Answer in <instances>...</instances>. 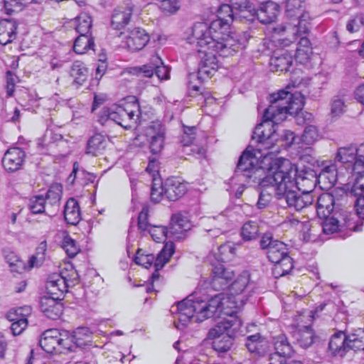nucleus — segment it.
Listing matches in <instances>:
<instances>
[{
  "label": "nucleus",
  "mask_w": 364,
  "mask_h": 364,
  "mask_svg": "<svg viewBox=\"0 0 364 364\" xmlns=\"http://www.w3.org/2000/svg\"><path fill=\"white\" fill-rule=\"evenodd\" d=\"M217 17L210 24L205 22L195 23L192 27L191 36L188 37L189 42L193 43L196 39L198 45L207 46L223 56L233 55L239 50L245 49L252 37L250 31H229L230 23L238 18V11L233 8V5H221Z\"/></svg>",
  "instance_id": "1"
},
{
  "label": "nucleus",
  "mask_w": 364,
  "mask_h": 364,
  "mask_svg": "<svg viewBox=\"0 0 364 364\" xmlns=\"http://www.w3.org/2000/svg\"><path fill=\"white\" fill-rule=\"evenodd\" d=\"M275 106L269 105L264 111L262 119L255 127L251 136V143L242 151L240 156L235 168V174H245L247 177L253 176L254 159H257V153H262L264 150H272L277 151L279 149H274V139L278 135L279 121H281L278 114L275 113Z\"/></svg>",
  "instance_id": "2"
},
{
  "label": "nucleus",
  "mask_w": 364,
  "mask_h": 364,
  "mask_svg": "<svg viewBox=\"0 0 364 364\" xmlns=\"http://www.w3.org/2000/svg\"><path fill=\"white\" fill-rule=\"evenodd\" d=\"M225 299V296L223 292L204 297L194 294H190L182 301H178L176 306H171V313L178 315L173 322L175 327L178 330H183L192 321L200 323L208 318L227 316L225 312H231L232 309L228 310L224 308Z\"/></svg>",
  "instance_id": "3"
},
{
  "label": "nucleus",
  "mask_w": 364,
  "mask_h": 364,
  "mask_svg": "<svg viewBox=\"0 0 364 364\" xmlns=\"http://www.w3.org/2000/svg\"><path fill=\"white\" fill-rule=\"evenodd\" d=\"M259 157L263 159L259 166L254 164L255 169L252 176L247 177L242 173L236 175L235 170L230 180L235 183H250L251 181L254 183L258 182L262 188L276 186V192L279 187H281V190L283 189L284 184L288 183L287 168L291 167V161L284 158L272 159L265 154H262Z\"/></svg>",
  "instance_id": "4"
},
{
  "label": "nucleus",
  "mask_w": 364,
  "mask_h": 364,
  "mask_svg": "<svg viewBox=\"0 0 364 364\" xmlns=\"http://www.w3.org/2000/svg\"><path fill=\"white\" fill-rule=\"evenodd\" d=\"M245 346L254 358H259L268 356L272 361L279 358V364H287L286 358H291L294 354L292 346L284 334L279 336L274 343L275 352L270 353L271 345L267 338L259 333L247 336L245 338Z\"/></svg>",
  "instance_id": "5"
},
{
  "label": "nucleus",
  "mask_w": 364,
  "mask_h": 364,
  "mask_svg": "<svg viewBox=\"0 0 364 364\" xmlns=\"http://www.w3.org/2000/svg\"><path fill=\"white\" fill-rule=\"evenodd\" d=\"M354 216L355 214L348 211L344 204L336 205L331 215L321 222L322 232L325 235H332L345 228L354 232L360 231L363 223L355 225Z\"/></svg>",
  "instance_id": "6"
},
{
  "label": "nucleus",
  "mask_w": 364,
  "mask_h": 364,
  "mask_svg": "<svg viewBox=\"0 0 364 364\" xmlns=\"http://www.w3.org/2000/svg\"><path fill=\"white\" fill-rule=\"evenodd\" d=\"M304 100L300 92L292 94L284 90L271 94L269 97L270 105L275 106L274 111L281 121L287 117V114L296 117L304 108Z\"/></svg>",
  "instance_id": "7"
},
{
  "label": "nucleus",
  "mask_w": 364,
  "mask_h": 364,
  "mask_svg": "<svg viewBox=\"0 0 364 364\" xmlns=\"http://www.w3.org/2000/svg\"><path fill=\"white\" fill-rule=\"evenodd\" d=\"M187 41L189 43L188 38ZM193 43H196V46L200 48L197 50L196 60L198 63V68L196 73H191L189 77L191 79H197L200 83H202L205 79L210 78L218 70L219 61L218 60L216 54L224 57L220 55L218 51L208 48L207 46H200L198 44L197 41L194 39Z\"/></svg>",
  "instance_id": "8"
},
{
  "label": "nucleus",
  "mask_w": 364,
  "mask_h": 364,
  "mask_svg": "<svg viewBox=\"0 0 364 364\" xmlns=\"http://www.w3.org/2000/svg\"><path fill=\"white\" fill-rule=\"evenodd\" d=\"M270 65L275 71L290 73L291 80L300 83L302 77L301 69H298L294 65L293 55L289 50H277L273 53L270 58Z\"/></svg>",
  "instance_id": "9"
},
{
  "label": "nucleus",
  "mask_w": 364,
  "mask_h": 364,
  "mask_svg": "<svg viewBox=\"0 0 364 364\" xmlns=\"http://www.w3.org/2000/svg\"><path fill=\"white\" fill-rule=\"evenodd\" d=\"M228 318H223L218 322L208 333L207 338L215 341L223 337L226 333L240 332L242 328V322L237 316V310H232L231 312H225Z\"/></svg>",
  "instance_id": "10"
},
{
  "label": "nucleus",
  "mask_w": 364,
  "mask_h": 364,
  "mask_svg": "<svg viewBox=\"0 0 364 364\" xmlns=\"http://www.w3.org/2000/svg\"><path fill=\"white\" fill-rule=\"evenodd\" d=\"M259 245L261 250H267V258L272 263L278 262L289 253L287 245L274 239L270 232H267L261 236Z\"/></svg>",
  "instance_id": "11"
},
{
  "label": "nucleus",
  "mask_w": 364,
  "mask_h": 364,
  "mask_svg": "<svg viewBox=\"0 0 364 364\" xmlns=\"http://www.w3.org/2000/svg\"><path fill=\"white\" fill-rule=\"evenodd\" d=\"M132 69L131 73L138 76L151 77L155 74L161 80H168L170 77V68L164 65L158 55L151 56L148 63Z\"/></svg>",
  "instance_id": "12"
},
{
  "label": "nucleus",
  "mask_w": 364,
  "mask_h": 364,
  "mask_svg": "<svg viewBox=\"0 0 364 364\" xmlns=\"http://www.w3.org/2000/svg\"><path fill=\"white\" fill-rule=\"evenodd\" d=\"M284 2L285 3L287 16L296 21V23L294 24L296 31L304 33H307L309 28L306 23L309 15L305 12L304 1L302 0H284Z\"/></svg>",
  "instance_id": "13"
},
{
  "label": "nucleus",
  "mask_w": 364,
  "mask_h": 364,
  "mask_svg": "<svg viewBox=\"0 0 364 364\" xmlns=\"http://www.w3.org/2000/svg\"><path fill=\"white\" fill-rule=\"evenodd\" d=\"M291 167L287 169L288 183H294L298 189L299 186L303 183V186L311 183L313 186L318 182V171L308 166H304L299 169L296 165L291 163Z\"/></svg>",
  "instance_id": "14"
},
{
  "label": "nucleus",
  "mask_w": 364,
  "mask_h": 364,
  "mask_svg": "<svg viewBox=\"0 0 364 364\" xmlns=\"http://www.w3.org/2000/svg\"><path fill=\"white\" fill-rule=\"evenodd\" d=\"M279 12V5L272 1H267L260 4L258 9L255 7L252 14L242 15L247 21H253L257 18L263 24H269L274 22Z\"/></svg>",
  "instance_id": "15"
},
{
  "label": "nucleus",
  "mask_w": 364,
  "mask_h": 364,
  "mask_svg": "<svg viewBox=\"0 0 364 364\" xmlns=\"http://www.w3.org/2000/svg\"><path fill=\"white\" fill-rule=\"evenodd\" d=\"M64 297L43 296L40 298V309L49 319L58 320L63 314Z\"/></svg>",
  "instance_id": "16"
},
{
  "label": "nucleus",
  "mask_w": 364,
  "mask_h": 364,
  "mask_svg": "<svg viewBox=\"0 0 364 364\" xmlns=\"http://www.w3.org/2000/svg\"><path fill=\"white\" fill-rule=\"evenodd\" d=\"M25 157L26 153L21 148L10 147L6 151L2 158V166L6 172H16L22 168Z\"/></svg>",
  "instance_id": "17"
},
{
  "label": "nucleus",
  "mask_w": 364,
  "mask_h": 364,
  "mask_svg": "<svg viewBox=\"0 0 364 364\" xmlns=\"http://www.w3.org/2000/svg\"><path fill=\"white\" fill-rule=\"evenodd\" d=\"M168 228L170 237L176 241H181L187 237L191 224L186 217L177 213L172 215Z\"/></svg>",
  "instance_id": "18"
},
{
  "label": "nucleus",
  "mask_w": 364,
  "mask_h": 364,
  "mask_svg": "<svg viewBox=\"0 0 364 364\" xmlns=\"http://www.w3.org/2000/svg\"><path fill=\"white\" fill-rule=\"evenodd\" d=\"M257 326L255 323H249L246 327L245 330L241 328L240 332L226 333L223 338L216 339L215 341H213V348L218 353L219 356H223V354L227 353L232 348L234 340L239 336H245V331L246 333L252 331V328H255Z\"/></svg>",
  "instance_id": "19"
},
{
  "label": "nucleus",
  "mask_w": 364,
  "mask_h": 364,
  "mask_svg": "<svg viewBox=\"0 0 364 364\" xmlns=\"http://www.w3.org/2000/svg\"><path fill=\"white\" fill-rule=\"evenodd\" d=\"M235 248L228 244H223L218 247V252L214 253V260H211L212 273L217 271L218 276L224 277L225 273L233 272L232 271L225 267L223 263L225 262L229 257L228 254L233 255Z\"/></svg>",
  "instance_id": "20"
},
{
  "label": "nucleus",
  "mask_w": 364,
  "mask_h": 364,
  "mask_svg": "<svg viewBox=\"0 0 364 364\" xmlns=\"http://www.w3.org/2000/svg\"><path fill=\"white\" fill-rule=\"evenodd\" d=\"M164 191L168 200L176 201L187 192V186L178 178L171 176L164 181Z\"/></svg>",
  "instance_id": "21"
},
{
  "label": "nucleus",
  "mask_w": 364,
  "mask_h": 364,
  "mask_svg": "<svg viewBox=\"0 0 364 364\" xmlns=\"http://www.w3.org/2000/svg\"><path fill=\"white\" fill-rule=\"evenodd\" d=\"M126 43L129 49L132 51H138L144 48L149 43V35L144 29L134 28L132 30L127 29Z\"/></svg>",
  "instance_id": "22"
},
{
  "label": "nucleus",
  "mask_w": 364,
  "mask_h": 364,
  "mask_svg": "<svg viewBox=\"0 0 364 364\" xmlns=\"http://www.w3.org/2000/svg\"><path fill=\"white\" fill-rule=\"evenodd\" d=\"M345 331H336L331 337L328 345V353L333 357H343L348 352V346L343 336Z\"/></svg>",
  "instance_id": "23"
},
{
  "label": "nucleus",
  "mask_w": 364,
  "mask_h": 364,
  "mask_svg": "<svg viewBox=\"0 0 364 364\" xmlns=\"http://www.w3.org/2000/svg\"><path fill=\"white\" fill-rule=\"evenodd\" d=\"M149 134H153L151 136L150 140V151L152 154H158L164 148L165 139L164 127L161 124L154 123L149 128Z\"/></svg>",
  "instance_id": "24"
},
{
  "label": "nucleus",
  "mask_w": 364,
  "mask_h": 364,
  "mask_svg": "<svg viewBox=\"0 0 364 364\" xmlns=\"http://www.w3.org/2000/svg\"><path fill=\"white\" fill-rule=\"evenodd\" d=\"M333 196L328 192L321 193L316 201V213L321 220H323L326 216H329L336 207Z\"/></svg>",
  "instance_id": "25"
},
{
  "label": "nucleus",
  "mask_w": 364,
  "mask_h": 364,
  "mask_svg": "<svg viewBox=\"0 0 364 364\" xmlns=\"http://www.w3.org/2000/svg\"><path fill=\"white\" fill-rule=\"evenodd\" d=\"M18 26L14 18H5L0 23V44L6 45L16 39Z\"/></svg>",
  "instance_id": "26"
},
{
  "label": "nucleus",
  "mask_w": 364,
  "mask_h": 364,
  "mask_svg": "<svg viewBox=\"0 0 364 364\" xmlns=\"http://www.w3.org/2000/svg\"><path fill=\"white\" fill-rule=\"evenodd\" d=\"M291 27L287 26L284 24L277 25L276 26L269 27V32L271 33L270 41L274 44L275 46L278 47H287L291 45L294 43L292 39H279V35H287L290 33ZM293 29H295V31L291 32L292 34H295L298 33L296 31V28L294 26Z\"/></svg>",
  "instance_id": "27"
},
{
  "label": "nucleus",
  "mask_w": 364,
  "mask_h": 364,
  "mask_svg": "<svg viewBox=\"0 0 364 364\" xmlns=\"http://www.w3.org/2000/svg\"><path fill=\"white\" fill-rule=\"evenodd\" d=\"M64 219L68 224L76 225L81 220L80 208L74 198H69L63 210Z\"/></svg>",
  "instance_id": "28"
},
{
  "label": "nucleus",
  "mask_w": 364,
  "mask_h": 364,
  "mask_svg": "<svg viewBox=\"0 0 364 364\" xmlns=\"http://www.w3.org/2000/svg\"><path fill=\"white\" fill-rule=\"evenodd\" d=\"M295 139L296 136L293 132L284 129H280L279 127L278 135H277L276 139H274V149H279L278 151H273L272 150H269L264 154L270 156L273 153H279L282 147L287 149L294 143Z\"/></svg>",
  "instance_id": "29"
},
{
  "label": "nucleus",
  "mask_w": 364,
  "mask_h": 364,
  "mask_svg": "<svg viewBox=\"0 0 364 364\" xmlns=\"http://www.w3.org/2000/svg\"><path fill=\"white\" fill-rule=\"evenodd\" d=\"M91 331L87 327H79L70 333V336L75 344V348H78L79 353L81 355L84 353L83 350L87 346H90Z\"/></svg>",
  "instance_id": "30"
},
{
  "label": "nucleus",
  "mask_w": 364,
  "mask_h": 364,
  "mask_svg": "<svg viewBox=\"0 0 364 364\" xmlns=\"http://www.w3.org/2000/svg\"><path fill=\"white\" fill-rule=\"evenodd\" d=\"M107 146V140L101 134L96 133L87 142L86 153L92 156L102 154Z\"/></svg>",
  "instance_id": "31"
},
{
  "label": "nucleus",
  "mask_w": 364,
  "mask_h": 364,
  "mask_svg": "<svg viewBox=\"0 0 364 364\" xmlns=\"http://www.w3.org/2000/svg\"><path fill=\"white\" fill-rule=\"evenodd\" d=\"M294 336L298 345L305 349L315 343L316 339H318L311 326H304L302 329L295 333Z\"/></svg>",
  "instance_id": "32"
},
{
  "label": "nucleus",
  "mask_w": 364,
  "mask_h": 364,
  "mask_svg": "<svg viewBox=\"0 0 364 364\" xmlns=\"http://www.w3.org/2000/svg\"><path fill=\"white\" fill-rule=\"evenodd\" d=\"M343 331H345L343 336L346 340L348 350L357 351L364 350V342L363 341L364 331L361 328H359L350 333H348L346 328Z\"/></svg>",
  "instance_id": "33"
},
{
  "label": "nucleus",
  "mask_w": 364,
  "mask_h": 364,
  "mask_svg": "<svg viewBox=\"0 0 364 364\" xmlns=\"http://www.w3.org/2000/svg\"><path fill=\"white\" fill-rule=\"evenodd\" d=\"M124 114L135 123L140 122L141 119V107L139 100L136 96L131 95L126 98L125 107H123Z\"/></svg>",
  "instance_id": "34"
},
{
  "label": "nucleus",
  "mask_w": 364,
  "mask_h": 364,
  "mask_svg": "<svg viewBox=\"0 0 364 364\" xmlns=\"http://www.w3.org/2000/svg\"><path fill=\"white\" fill-rule=\"evenodd\" d=\"M46 201L43 195H35L30 198L28 203V208L31 214H46L49 217H53L55 213H48L46 212Z\"/></svg>",
  "instance_id": "35"
},
{
  "label": "nucleus",
  "mask_w": 364,
  "mask_h": 364,
  "mask_svg": "<svg viewBox=\"0 0 364 364\" xmlns=\"http://www.w3.org/2000/svg\"><path fill=\"white\" fill-rule=\"evenodd\" d=\"M274 267L272 269L275 278L284 277L289 274L294 268V259L290 257L289 253L279 259L278 262H273Z\"/></svg>",
  "instance_id": "36"
},
{
  "label": "nucleus",
  "mask_w": 364,
  "mask_h": 364,
  "mask_svg": "<svg viewBox=\"0 0 364 364\" xmlns=\"http://www.w3.org/2000/svg\"><path fill=\"white\" fill-rule=\"evenodd\" d=\"M250 284V276L247 274L240 275L235 281L230 282L229 289L231 294L237 295L250 292L252 287Z\"/></svg>",
  "instance_id": "37"
},
{
  "label": "nucleus",
  "mask_w": 364,
  "mask_h": 364,
  "mask_svg": "<svg viewBox=\"0 0 364 364\" xmlns=\"http://www.w3.org/2000/svg\"><path fill=\"white\" fill-rule=\"evenodd\" d=\"M70 73L74 77V83L82 85L87 79L89 70L83 62L76 60L73 62Z\"/></svg>",
  "instance_id": "38"
},
{
  "label": "nucleus",
  "mask_w": 364,
  "mask_h": 364,
  "mask_svg": "<svg viewBox=\"0 0 364 364\" xmlns=\"http://www.w3.org/2000/svg\"><path fill=\"white\" fill-rule=\"evenodd\" d=\"M218 274L219 273L217 271H214L213 273H211V287L218 291L229 289L230 282L234 277V273L226 272V274H225L224 277H219Z\"/></svg>",
  "instance_id": "39"
},
{
  "label": "nucleus",
  "mask_w": 364,
  "mask_h": 364,
  "mask_svg": "<svg viewBox=\"0 0 364 364\" xmlns=\"http://www.w3.org/2000/svg\"><path fill=\"white\" fill-rule=\"evenodd\" d=\"M284 190L279 187L276 192V198L281 203H284L288 207L295 208L299 194L297 192L288 190L287 184H284Z\"/></svg>",
  "instance_id": "40"
},
{
  "label": "nucleus",
  "mask_w": 364,
  "mask_h": 364,
  "mask_svg": "<svg viewBox=\"0 0 364 364\" xmlns=\"http://www.w3.org/2000/svg\"><path fill=\"white\" fill-rule=\"evenodd\" d=\"M95 41L90 35H79L74 41L73 50L78 54H83L88 50H93Z\"/></svg>",
  "instance_id": "41"
},
{
  "label": "nucleus",
  "mask_w": 364,
  "mask_h": 364,
  "mask_svg": "<svg viewBox=\"0 0 364 364\" xmlns=\"http://www.w3.org/2000/svg\"><path fill=\"white\" fill-rule=\"evenodd\" d=\"M62 193V185L60 183H55L49 188L44 196L47 204H50L53 207H56V210L54 212L55 213L58 211Z\"/></svg>",
  "instance_id": "42"
},
{
  "label": "nucleus",
  "mask_w": 364,
  "mask_h": 364,
  "mask_svg": "<svg viewBox=\"0 0 364 364\" xmlns=\"http://www.w3.org/2000/svg\"><path fill=\"white\" fill-rule=\"evenodd\" d=\"M4 258L11 268V271L16 273H22L26 269L25 262L21 259L20 257L14 252L11 250L4 251Z\"/></svg>",
  "instance_id": "43"
},
{
  "label": "nucleus",
  "mask_w": 364,
  "mask_h": 364,
  "mask_svg": "<svg viewBox=\"0 0 364 364\" xmlns=\"http://www.w3.org/2000/svg\"><path fill=\"white\" fill-rule=\"evenodd\" d=\"M47 252V242L42 241L36 249V254L32 255L28 263V268L32 269L34 267L41 266L46 260Z\"/></svg>",
  "instance_id": "44"
},
{
  "label": "nucleus",
  "mask_w": 364,
  "mask_h": 364,
  "mask_svg": "<svg viewBox=\"0 0 364 364\" xmlns=\"http://www.w3.org/2000/svg\"><path fill=\"white\" fill-rule=\"evenodd\" d=\"M240 235L243 240H255L259 237V225L255 221H247L242 225Z\"/></svg>",
  "instance_id": "45"
},
{
  "label": "nucleus",
  "mask_w": 364,
  "mask_h": 364,
  "mask_svg": "<svg viewBox=\"0 0 364 364\" xmlns=\"http://www.w3.org/2000/svg\"><path fill=\"white\" fill-rule=\"evenodd\" d=\"M75 31L80 35H90L92 18L87 14H82L75 19Z\"/></svg>",
  "instance_id": "46"
},
{
  "label": "nucleus",
  "mask_w": 364,
  "mask_h": 364,
  "mask_svg": "<svg viewBox=\"0 0 364 364\" xmlns=\"http://www.w3.org/2000/svg\"><path fill=\"white\" fill-rule=\"evenodd\" d=\"M150 196L151 201L154 203H159L164 198H165L164 181H162L161 178H156L155 177V174L153 175Z\"/></svg>",
  "instance_id": "47"
},
{
  "label": "nucleus",
  "mask_w": 364,
  "mask_h": 364,
  "mask_svg": "<svg viewBox=\"0 0 364 364\" xmlns=\"http://www.w3.org/2000/svg\"><path fill=\"white\" fill-rule=\"evenodd\" d=\"M252 0H230V4L233 5V8L238 11V18H244L242 15L252 14L255 11V5Z\"/></svg>",
  "instance_id": "48"
},
{
  "label": "nucleus",
  "mask_w": 364,
  "mask_h": 364,
  "mask_svg": "<svg viewBox=\"0 0 364 364\" xmlns=\"http://www.w3.org/2000/svg\"><path fill=\"white\" fill-rule=\"evenodd\" d=\"M152 239L158 243L162 242L165 239L170 237L169 228L163 225L149 226L146 230Z\"/></svg>",
  "instance_id": "49"
},
{
  "label": "nucleus",
  "mask_w": 364,
  "mask_h": 364,
  "mask_svg": "<svg viewBox=\"0 0 364 364\" xmlns=\"http://www.w3.org/2000/svg\"><path fill=\"white\" fill-rule=\"evenodd\" d=\"M356 149L353 146L341 147L336 155V161L341 164H352L355 159Z\"/></svg>",
  "instance_id": "50"
},
{
  "label": "nucleus",
  "mask_w": 364,
  "mask_h": 364,
  "mask_svg": "<svg viewBox=\"0 0 364 364\" xmlns=\"http://www.w3.org/2000/svg\"><path fill=\"white\" fill-rule=\"evenodd\" d=\"M131 12L114 13L111 21V26L114 29L121 30L127 26L131 19Z\"/></svg>",
  "instance_id": "51"
},
{
  "label": "nucleus",
  "mask_w": 364,
  "mask_h": 364,
  "mask_svg": "<svg viewBox=\"0 0 364 364\" xmlns=\"http://www.w3.org/2000/svg\"><path fill=\"white\" fill-rule=\"evenodd\" d=\"M354 182L345 184L350 197H355L364 193V173L360 176H354Z\"/></svg>",
  "instance_id": "52"
},
{
  "label": "nucleus",
  "mask_w": 364,
  "mask_h": 364,
  "mask_svg": "<svg viewBox=\"0 0 364 364\" xmlns=\"http://www.w3.org/2000/svg\"><path fill=\"white\" fill-rule=\"evenodd\" d=\"M330 106V115L332 118L340 117L346 112V106L344 100L340 98L338 96H335L332 98Z\"/></svg>",
  "instance_id": "53"
},
{
  "label": "nucleus",
  "mask_w": 364,
  "mask_h": 364,
  "mask_svg": "<svg viewBox=\"0 0 364 364\" xmlns=\"http://www.w3.org/2000/svg\"><path fill=\"white\" fill-rule=\"evenodd\" d=\"M5 14L11 16L16 11H22L28 6V2L24 0H3Z\"/></svg>",
  "instance_id": "54"
},
{
  "label": "nucleus",
  "mask_w": 364,
  "mask_h": 364,
  "mask_svg": "<svg viewBox=\"0 0 364 364\" xmlns=\"http://www.w3.org/2000/svg\"><path fill=\"white\" fill-rule=\"evenodd\" d=\"M63 141H64L63 137L60 134L55 133L53 130L50 129L46 130L41 139V142L38 143V145L47 147L53 144Z\"/></svg>",
  "instance_id": "55"
},
{
  "label": "nucleus",
  "mask_w": 364,
  "mask_h": 364,
  "mask_svg": "<svg viewBox=\"0 0 364 364\" xmlns=\"http://www.w3.org/2000/svg\"><path fill=\"white\" fill-rule=\"evenodd\" d=\"M62 247L70 258L75 257L80 250L76 241L68 235L64 237Z\"/></svg>",
  "instance_id": "56"
},
{
  "label": "nucleus",
  "mask_w": 364,
  "mask_h": 364,
  "mask_svg": "<svg viewBox=\"0 0 364 364\" xmlns=\"http://www.w3.org/2000/svg\"><path fill=\"white\" fill-rule=\"evenodd\" d=\"M142 249L139 248L137 250L136 255L134 257V262L138 265L149 269L153 265L155 257L154 254L139 255Z\"/></svg>",
  "instance_id": "57"
},
{
  "label": "nucleus",
  "mask_w": 364,
  "mask_h": 364,
  "mask_svg": "<svg viewBox=\"0 0 364 364\" xmlns=\"http://www.w3.org/2000/svg\"><path fill=\"white\" fill-rule=\"evenodd\" d=\"M62 336H65V338H60V339L58 340V347H61L70 352L79 353L78 348H75V344L69 331H65Z\"/></svg>",
  "instance_id": "58"
},
{
  "label": "nucleus",
  "mask_w": 364,
  "mask_h": 364,
  "mask_svg": "<svg viewBox=\"0 0 364 364\" xmlns=\"http://www.w3.org/2000/svg\"><path fill=\"white\" fill-rule=\"evenodd\" d=\"M290 53L293 55L294 61L299 64H304L310 58L312 50L311 49L307 50L302 48H295L294 50H291Z\"/></svg>",
  "instance_id": "59"
},
{
  "label": "nucleus",
  "mask_w": 364,
  "mask_h": 364,
  "mask_svg": "<svg viewBox=\"0 0 364 364\" xmlns=\"http://www.w3.org/2000/svg\"><path fill=\"white\" fill-rule=\"evenodd\" d=\"M318 136V133L316 126L307 125L305 127L302 134V140L304 143L311 144L317 139Z\"/></svg>",
  "instance_id": "60"
},
{
  "label": "nucleus",
  "mask_w": 364,
  "mask_h": 364,
  "mask_svg": "<svg viewBox=\"0 0 364 364\" xmlns=\"http://www.w3.org/2000/svg\"><path fill=\"white\" fill-rule=\"evenodd\" d=\"M105 112H107L108 115L109 114L110 122L122 125V116L124 114L122 107L117 105H112L111 107H108V109Z\"/></svg>",
  "instance_id": "61"
},
{
  "label": "nucleus",
  "mask_w": 364,
  "mask_h": 364,
  "mask_svg": "<svg viewBox=\"0 0 364 364\" xmlns=\"http://www.w3.org/2000/svg\"><path fill=\"white\" fill-rule=\"evenodd\" d=\"M159 7L163 12L173 14L180 9V0H161Z\"/></svg>",
  "instance_id": "62"
},
{
  "label": "nucleus",
  "mask_w": 364,
  "mask_h": 364,
  "mask_svg": "<svg viewBox=\"0 0 364 364\" xmlns=\"http://www.w3.org/2000/svg\"><path fill=\"white\" fill-rule=\"evenodd\" d=\"M364 26V15L356 14L353 18L350 19L346 25V29L350 33L358 32Z\"/></svg>",
  "instance_id": "63"
},
{
  "label": "nucleus",
  "mask_w": 364,
  "mask_h": 364,
  "mask_svg": "<svg viewBox=\"0 0 364 364\" xmlns=\"http://www.w3.org/2000/svg\"><path fill=\"white\" fill-rule=\"evenodd\" d=\"M65 279L70 284V287L78 283L80 276L72 264H68V267L61 271Z\"/></svg>",
  "instance_id": "64"
}]
</instances>
